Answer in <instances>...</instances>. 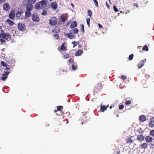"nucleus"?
<instances>
[{
	"mask_svg": "<svg viewBox=\"0 0 154 154\" xmlns=\"http://www.w3.org/2000/svg\"><path fill=\"white\" fill-rule=\"evenodd\" d=\"M74 28V29H72L70 30H69V33H66L64 32V35L70 39H73L75 36V35L74 34H77L79 31V29L77 28Z\"/></svg>",
	"mask_w": 154,
	"mask_h": 154,
	"instance_id": "f257e3e1",
	"label": "nucleus"
},
{
	"mask_svg": "<svg viewBox=\"0 0 154 154\" xmlns=\"http://www.w3.org/2000/svg\"><path fill=\"white\" fill-rule=\"evenodd\" d=\"M32 19L33 21L36 23L38 22L40 20L39 16L35 12H34L32 14Z\"/></svg>",
	"mask_w": 154,
	"mask_h": 154,
	"instance_id": "f03ea898",
	"label": "nucleus"
},
{
	"mask_svg": "<svg viewBox=\"0 0 154 154\" xmlns=\"http://www.w3.org/2000/svg\"><path fill=\"white\" fill-rule=\"evenodd\" d=\"M57 22V19L55 17H53L49 20V24L52 26L55 25Z\"/></svg>",
	"mask_w": 154,
	"mask_h": 154,
	"instance_id": "7ed1b4c3",
	"label": "nucleus"
},
{
	"mask_svg": "<svg viewBox=\"0 0 154 154\" xmlns=\"http://www.w3.org/2000/svg\"><path fill=\"white\" fill-rule=\"evenodd\" d=\"M17 27L18 30L20 31H24L26 29L25 25L23 23H18Z\"/></svg>",
	"mask_w": 154,
	"mask_h": 154,
	"instance_id": "20e7f679",
	"label": "nucleus"
},
{
	"mask_svg": "<svg viewBox=\"0 0 154 154\" xmlns=\"http://www.w3.org/2000/svg\"><path fill=\"white\" fill-rule=\"evenodd\" d=\"M32 4L27 2L26 5V10L31 11L33 9Z\"/></svg>",
	"mask_w": 154,
	"mask_h": 154,
	"instance_id": "39448f33",
	"label": "nucleus"
},
{
	"mask_svg": "<svg viewBox=\"0 0 154 154\" xmlns=\"http://www.w3.org/2000/svg\"><path fill=\"white\" fill-rule=\"evenodd\" d=\"M18 10L17 12L15 15L16 17L18 19H20V17L22 15V14L23 13L22 10L21 9H18Z\"/></svg>",
	"mask_w": 154,
	"mask_h": 154,
	"instance_id": "423d86ee",
	"label": "nucleus"
},
{
	"mask_svg": "<svg viewBox=\"0 0 154 154\" xmlns=\"http://www.w3.org/2000/svg\"><path fill=\"white\" fill-rule=\"evenodd\" d=\"M3 9L6 11H8L10 9V6L8 3H5L3 5Z\"/></svg>",
	"mask_w": 154,
	"mask_h": 154,
	"instance_id": "0eeeda50",
	"label": "nucleus"
},
{
	"mask_svg": "<svg viewBox=\"0 0 154 154\" xmlns=\"http://www.w3.org/2000/svg\"><path fill=\"white\" fill-rule=\"evenodd\" d=\"M11 37V35L8 33H5L1 36V38L6 40H7L8 38H10Z\"/></svg>",
	"mask_w": 154,
	"mask_h": 154,
	"instance_id": "6e6552de",
	"label": "nucleus"
},
{
	"mask_svg": "<svg viewBox=\"0 0 154 154\" xmlns=\"http://www.w3.org/2000/svg\"><path fill=\"white\" fill-rule=\"evenodd\" d=\"M9 18L11 20H14L15 16V12L14 11H11L9 14Z\"/></svg>",
	"mask_w": 154,
	"mask_h": 154,
	"instance_id": "1a4fd4ad",
	"label": "nucleus"
},
{
	"mask_svg": "<svg viewBox=\"0 0 154 154\" xmlns=\"http://www.w3.org/2000/svg\"><path fill=\"white\" fill-rule=\"evenodd\" d=\"M83 53V51L82 50H78L75 53V56H81Z\"/></svg>",
	"mask_w": 154,
	"mask_h": 154,
	"instance_id": "9d476101",
	"label": "nucleus"
},
{
	"mask_svg": "<svg viewBox=\"0 0 154 154\" xmlns=\"http://www.w3.org/2000/svg\"><path fill=\"white\" fill-rule=\"evenodd\" d=\"M139 120L141 122H144L146 120V116L144 115H141L139 117Z\"/></svg>",
	"mask_w": 154,
	"mask_h": 154,
	"instance_id": "9b49d317",
	"label": "nucleus"
},
{
	"mask_svg": "<svg viewBox=\"0 0 154 154\" xmlns=\"http://www.w3.org/2000/svg\"><path fill=\"white\" fill-rule=\"evenodd\" d=\"M48 0H42L39 2L41 5L42 6L43 8H44L47 5Z\"/></svg>",
	"mask_w": 154,
	"mask_h": 154,
	"instance_id": "f8f14e48",
	"label": "nucleus"
},
{
	"mask_svg": "<svg viewBox=\"0 0 154 154\" xmlns=\"http://www.w3.org/2000/svg\"><path fill=\"white\" fill-rule=\"evenodd\" d=\"M77 26V23L76 21H73L71 23L70 27V28L73 29L75 28Z\"/></svg>",
	"mask_w": 154,
	"mask_h": 154,
	"instance_id": "ddd939ff",
	"label": "nucleus"
},
{
	"mask_svg": "<svg viewBox=\"0 0 154 154\" xmlns=\"http://www.w3.org/2000/svg\"><path fill=\"white\" fill-rule=\"evenodd\" d=\"M145 139L146 142L147 143H150L153 140L152 137L149 136H146L145 138Z\"/></svg>",
	"mask_w": 154,
	"mask_h": 154,
	"instance_id": "4468645a",
	"label": "nucleus"
},
{
	"mask_svg": "<svg viewBox=\"0 0 154 154\" xmlns=\"http://www.w3.org/2000/svg\"><path fill=\"white\" fill-rule=\"evenodd\" d=\"M51 7L53 9H56L57 8V4L56 2H53L51 3Z\"/></svg>",
	"mask_w": 154,
	"mask_h": 154,
	"instance_id": "2eb2a0df",
	"label": "nucleus"
},
{
	"mask_svg": "<svg viewBox=\"0 0 154 154\" xmlns=\"http://www.w3.org/2000/svg\"><path fill=\"white\" fill-rule=\"evenodd\" d=\"M40 5H41L39 2L38 3H36L35 4V8L37 10H38L40 9H42V7H41Z\"/></svg>",
	"mask_w": 154,
	"mask_h": 154,
	"instance_id": "dca6fc26",
	"label": "nucleus"
},
{
	"mask_svg": "<svg viewBox=\"0 0 154 154\" xmlns=\"http://www.w3.org/2000/svg\"><path fill=\"white\" fill-rule=\"evenodd\" d=\"M144 60H141V61L140 62L138 65V67L139 69L141 68L144 65Z\"/></svg>",
	"mask_w": 154,
	"mask_h": 154,
	"instance_id": "f3484780",
	"label": "nucleus"
},
{
	"mask_svg": "<svg viewBox=\"0 0 154 154\" xmlns=\"http://www.w3.org/2000/svg\"><path fill=\"white\" fill-rule=\"evenodd\" d=\"M25 16L27 18H28L30 17L32 15V14L31 13V11H29L26 10L25 12Z\"/></svg>",
	"mask_w": 154,
	"mask_h": 154,
	"instance_id": "a211bd4d",
	"label": "nucleus"
},
{
	"mask_svg": "<svg viewBox=\"0 0 154 154\" xmlns=\"http://www.w3.org/2000/svg\"><path fill=\"white\" fill-rule=\"evenodd\" d=\"M137 139L139 141H143L145 139L144 136L142 135H139L137 136Z\"/></svg>",
	"mask_w": 154,
	"mask_h": 154,
	"instance_id": "6ab92c4d",
	"label": "nucleus"
},
{
	"mask_svg": "<svg viewBox=\"0 0 154 154\" xmlns=\"http://www.w3.org/2000/svg\"><path fill=\"white\" fill-rule=\"evenodd\" d=\"M6 22L10 26H13L14 24V22L9 19H7L6 20Z\"/></svg>",
	"mask_w": 154,
	"mask_h": 154,
	"instance_id": "aec40b11",
	"label": "nucleus"
},
{
	"mask_svg": "<svg viewBox=\"0 0 154 154\" xmlns=\"http://www.w3.org/2000/svg\"><path fill=\"white\" fill-rule=\"evenodd\" d=\"M60 29L57 27H56L54 29H53L52 30V32L54 33H58L59 32H60Z\"/></svg>",
	"mask_w": 154,
	"mask_h": 154,
	"instance_id": "412c9836",
	"label": "nucleus"
},
{
	"mask_svg": "<svg viewBox=\"0 0 154 154\" xmlns=\"http://www.w3.org/2000/svg\"><path fill=\"white\" fill-rule=\"evenodd\" d=\"M107 107L106 106H100V110L101 112H104L105 110L107 109Z\"/></svg>",
	"mask_w": 154,
	"mask_h": 154,
	"instance_id": "4be33fe9",
	"label": "nucleus"
},
{
	"mask_svg": "<svg viewBox=\"0 0 154 154\" xmlns=\"http://www.w3.org/2000/svg\"><path fill=\"white\" fill-rule=\"evenodd\" d=\"M141 146L142 149H146L148 147V144L146 143H144L141 144Z\"/></svg>",
	"mask_w": 154,
	"mask_h": 154,
	"instance_id": "5701e85b",
	"label": "nucleus"
},
{
	"mask_svg": "<svg viewBox=\"0 0 154 154\" xmlns=\"http://www.w3.org/2000/svg\"><path fill=\"white\" fill-rule=\"evenodd\" d=\"M8 78V76H6L5 74H3L2 75V77L1 78V79L2 81H5Z\"/></svg>",
	"mask_w": 154,
	"mask_h": 154,
	"instance_id": "b1692460",
	"label": "nucleus"
},
{
	"mask_svg": "<svg viewBox=\"0 0 154 154\" xmlns=\"http://www.w3.org/2000/svg\"><path fill=\"white\" fill-rule=\"evenodd\" d=\"M64 44L65 43H62L60 47V49L62 51H64L66 49V48Z\"/></svg>",
	"mask_w": 154,
	"mask_h": 154,
	"instance_id": "393cba45",
	"label": "nucleus"
},
{
	"mask_svg": "<svg viewBox=\"0 0 154 154\" xmlns=\"http://www.w3.org/2000/svg\"><path fill=\"white\" fill-rule=\"evenodd\" d=\"M142 49L144 51H148L149 48H148V46L146 45H145L143 48Z\"/></svg>",
	"mask_w": 154,
	"mask_h": 154,
	"instance_id": "a878e982",
	"label": "nucleus"
},
{
	"mask_svg": "<svg viewBox=\"0 0 154 154\" xmlns=\"http://www.w3.org/2000/svg\"><path fill=\"white\" fill-rule=\"evenodd\" d=\"M86 22L88 27L90 26V19L89 18H87L86 19Z\"/></svg>",
	"mask_w": 154,
	"mask_h": 154,
	"instance_id": "bb28decb",
	"label": "nucleus"
},
{
	"mask_svg": "<svg viewBox=\"0 0 154 154\" xmlns=\"http://www.w3.org/2000/svg\"><path fill=\"white\" fill-rule=\"evenodd\" d=\"M57 111H60L63 108V106H57Z\"/></svg>",
	"mask_w": 154,
	"mask_h": 154,
	"instance_id": "cd10ccee",
	"label": "nucleus"
},
{
	"mask_svg": "<svg viewBox=\"0 0 154 154\" xmlns=\"http://www.w3.org/2000/svg\"><path fill=\"white\" fill-rule=\"evenodd\" d=\"M42 14L43 16H45L47 14V12L45 9H44L43 10Z\"/></svg>",
	"mask_w": 154,
	"mask_h": 154,
	"instance_id": "c85d7f7f",
	"label": "nucleus"
},
{
	"mask_svg": "<svg viewBox=\"0 0 154 154\" xmlns=\"http://www.w3.org/2000/svg\"><path fill=\"white\" fill-rule=\"evenodd\" d=\"M88 15L91 17V16H92V13L91 11L89 9L88 11Z\"/></svg>",
	"mask_w": 154,
	"mask_h": 154,
	"instance_id": "c756f323",
	"label": "nucleus"
},
{
	"mask_svg": "<svg viewBox=\"0 0 154 154\" xmlns=\"http://www.w3.org/2000/svg\"><path fill=\"white\" fill-rule=\"evenodd\" d=\"M27 2L30 3L32 4H34L36 1V0H27Z\"/></svg>",
	"mask_w": 154,
	"mask_h": 154,
	"instance_id": "7c9ffc66",
	"label": "nucleus"
},
{
	"mask_svg": "<svg viewBox=\"0 0 154 154\" xmlns=\"http://www.w3.org/2000/svg\"><path fill=\"white\" fill-rule=\"evenodd\" d=\"M133 142V141L131 139V138L129 137L127 139V142L128 143H132Z\"/></svg>",
	"mask_w": 154,
	"mask_h": 154,
	"instance_id": "2f4dec72",
	"label": "nucleus"
},
{
	"mask_svg": "<svg viewBox=\"0 0 154 154\" xmlns=\"http://www.w3.org/2000/svg\"><path fill=\"white\" fill-rule=\"evenodd\" d=\"M134 54H131L129 56L128 59L129 60H132L134 57Z\"/></svg>",
	"mask_w": 154,
	"mask_h": 154,
	"instance_id": "473e14b6",
	"label": "nucleus"
},
{
	"mask_svg": "<svg viewBox=\"0 0 154 154\" xmlns=\"http://www.w3.org/2000/svg\"><path fill=\"white\" fill-rule=\"evenodd\" d=\"M72 69L73 70H75L77 69V65L76 66H75L73 64L72 65Z\"/></svg>",
	"mask_w": 154,
	"mask_h": 154,
	"instance_id": "72a5a7b5",
	"label": "nucleus"
},
{
	"mask_svg": "<svg viewBox=\"0 0 154 154\" xmlns=\"http://www.w3.org/2000/svg\"><path fill=\"white\" fill-rule=\"evenodd\" d=\"M2 65L4 67L7 66V65L6 63L4 61H2L1 62Z\"/></svg>",
	"mask_w": 154,
	"mask_h": 154,
	"instance_id": "f704fd0d",
	"label": "nucleus"
},
{
	"mask_svg": "<svg viewBox=\"0 0 154 154\" xmlns=\"http://www.w3.org/2000/svg\"><path fill=\"white\" fill-rule=\"evenodd\" d=\"M69 54L67 53H66L63 55V57L64 59H66L69 57Z\"/></svg>",
	"mask_w": 154,
	"mask_h": 154,
	"instance_id": "c9c22d12",
	"label": "nucleus"
},
{
	"mask_svg": "<svg viewBox=\"0 0 154 154\" xmlns=\"http://www.w3.org/2000/svg\"><path fill=\"white\" fill-rule=\"evenodd\" d=\"M61 19V21L63 22L64 23L66 21L65 18L64 16H62L60 17Z\"/></svg>",
	"mask_w": 154,
	"mask_h": 154,
	"instance_id": "e433bc0d",
	"label": "nucleus"
},
{
	"mask_svg": "<svg viewBox=\"0 0 154 154\" xmlns=\"http://www.w3.org/2000/svg\"><path fill=\"white\" fill-rule=\"evenodd\" d=\"M80 26L81 27V31L82 32L84 33L85 32V30L84 25L83 24H81Z\"/></svg>",
	"mask_w": 154,
	"mask_h": 154,
	"instance_id": "4c0bfd02",
	"label": "nucleus"
},
{
	"mask_svg": "<svg viewBox=\"0 0 154 154\" xmlns=\"http://www.w3.org/2000/svg\"><path fill=\"white\" fill-rule=\"evenodd\" d=\"M0 31L1 32H0V38H1L2 35L5 33V32L2 29H1V30H0Z\"/></svg>",
	"mask_w": 154,
	"mask_h": 154,
	"instance_id": "58836bf2",
	"label": "nucleus"
},
{
	"mask_svg": "<svg viewBox=\"0 0 154 154\" xmlns=\"http://www.w3.org/2000/svg\"><path fill=\"white\" fill-rule=\"evenodd\" d=\"M53 36L55 37L57 39H58L59 38V36L58 34H54L53 35Z\"/></svg>",
	"mask_w": 154,
	"mask_h": 154,
	"instance_id": "ea45409f",
	"label": "nucleus"
},
{
	"mask_svg": "<svg viewBox=\"0 0 154 154\" xmlns=\"http://www.w3.org/2000/svg\"><path fill=\"white\" fill-rule=\"evenodd\" d=\"M131 101L130 100H126L125 102V104L127 105H128L131 103Z\"/></svg>",
	"mask_w": 154,
	"mask_h": 154,
	"instance_id": "a19ab883",
	"label": "nucleus"
},
{
	"mask_svg": "<svg viewBox=\"0 0 154 154\" xmlns=\"http://www.w3.org/2000/svg\"><path fill=\"white\" fill-rule=\"evenodd\" d=\"M150 134L151 136H154V130H152L150 131Z\"/></svg>",
	"mask_w": 154,
	"mask_h": 154,
	"instance_id": "79ce46f5",
	"label": "nucleus"
},
{
	"mask_svg": "<svg viewBox=\"0 0 154 154\" xmlns=\"http://www.w3.org/2000/svg\"><path fill=\"white\" fill-rule=\"evenodd\" d=\"M77 42L75 41L73 42H72V44H73V48H75L77 45Z\"/></svg>",
	"mask_w": 154,
	"mask_h": 154,
	"instance_id": "37998d69",
	"label": "nucleus"
},
{
	"mask_svg": "<svg viewBox=\"0 0 154 154\" xmlns=\"http://www.w3.org/2000/svg\"><path fill=\"white\" fill-rule=\"evenodd\" d=\"M113 9H114V11L116 12H118V10L117 8L116 7V6H115V5L113 6Z\"/></svg>",
	"mask_w": 154,
	"mask_h": 154,
	"instance_id": "c03bdc74",
	"label": "nucleus"
},
{
	"mask_svg": "<svg viewBox=\"0 0 154 154\" xmlns=\"http://www.w3.org/2000/svg\"><path fill=\"white\" fill-rule=\"evenodd\" d=\"M94 4H95V6H96V7H98V2L97 1V0H93Z\"/></svg>",
	"mask_w": 154,
	"mask_h": 154,
	"instance_id": "a18cd8bd",
	"label": "nucleus"
},
{
	"mask_svg": "<svg viewBox=\"0 0 154 154\" xmlns=\"http://www.w3.org/2000/svg\"><path fill=\"white\" fill-rule=\"evenodd\" d=\"M149 126L151 128H152L154 127V124L150 122L149 124Z\"/></svg>",
	"mask_w": 154,
	"mask_h": 154,
	"instance_id": "49530a36",
	"label": "nucleus"
},
{
	"mask_svg": "<svg viewBox=\"0 0 154 154\" xmlns=\"http://www.w3.org/2000/svg\"><path fill=\"white\" fill-rule=\"evenodd\" d=\"M121 77L123 80H125L127 79V77L123 75L121 76Z\"/></svg>",
	"mask_w": 154,
	"mask_h": 154,
	"instance_id": "de8ad7c7",
	"label": "nucleus"
},
{
	"mask_svg": "<svg viewBox=\"0 0 154 154\" xmlns=\"http://www.w3.org/2000/svg\"><path fill=\"white\" fill-rule=\"evenodd\" d=\"M124 108V105L123 104L120 105L119 106V109L120 110Z\"/></svg>",
	"mask_w": 154,
	"mask_h": 154,
	"instance_id": "09e8293b",
	"label": "nucleus"
},
{
	"mask_svg": "<svg viewBox=\"0 0 154 154\" xmlns=\"http://www.w3.org/2000/svg\"><path fill=\"white\" fill-rule=\"evenodd\" d=\"M150 122L151 123L154 122V117H152L150 118Z\"/></svg>",
	"mask_w": 154,
	"mask_h": 154,
	"instance_id": "8fccbe9b",
	"label": "nucleus"
},
{
	"mask_svg": "<svg viewBox=\"0 0 154 154\" xmlns=\"http://www.w3.org/2000/svg\"><path fill=\"white\" fill-rule=\"evenodd\" d=\"M140 134H142L143 132V131L142 130V128H140V130H138Z\"/></svg>",
	"mask_w": 154,
	"mask_h": 154,
	"instance_id": "3c124183",
	"label": "nucleus"
},
{
	"mask_svg": "<svg viewBox=\"0 0 154 154\" xmlns=\"http://www.w3.org/2000/svg\"><path fill=\"white\" fill-rule=\"evenodd\" d=\"M98 26L101 29L103 28V26L100 24L99 23H98Z\"/></svg>",
	"mask_w": 154,
	"mask_h": 154,
	"instance_id": "603ef678",
	"label": "nucleus"
},
{
	"mask_svg": "<svg viewBox=\"0 0 154 154\" xmlns=\"http://www.w3.org/2000/svg\"><path fill=\"white\" fill-rule=\"evenodd\" d=\"M151 145L152 146V148H154V142H153L151 143Z\"/></svg>",
	"mask_w": 154,
	"mask_h": 154,
	"instance_id": "864d4df0",
	"label": "nucleus"
},
{
	"mask_svg": "<svg viewBox=\"0 0 154 154\" xmlns=\"http://www.w3.org/2000/svg\"><path fill=\"white\" fill-rule=\"evenodd\" d=\"M6 76H7L9 74V72L8 71H6L4 73Z\"/></svg>",
	"mask_w": 154,
	"mask_h": 154,
	"instance_id": "5fc2aeb1",
	"label": "nucleus"
},
{
	"mask_svg": "<svg viewBox=\"0 0 154 154\" xmlns=\"http://www.w3.org/2000/svg\"><path fill=\"white\" fill-rule=\"evenodd\" d=\"M1 38V39H0V41L2 43L5 42V40L3 39L2 38Z\"/></svg>",
	"mask_w": 154,
	"mask_h": 154,
	"instance_id": "6e6d98bb",
	"label": "nucleus"
},
{
	"mask_svg": "<svg viewBox=\"0 0 154 154\" xmlns=\"http://www.w3.org/2000/svg\"><path fill=\"white\" fill-rule=\"evenodd\" d=\"M73 61V60L71 58H70L69 59V63H72Z\"/></svg>",
	"mask_w": 154,
	"mask_h": 154,
	"instance_id": "4d7b16f0",
	"label": "nucleus"
},
{
	"mask_svg": "<svg viewBox=\"0 0 154 154\" xmlns=\"http://www.w3.org/2000/svg\"><path fill=\"white\" fill-rule=\"evenodd\" d=\"M106 5L107 7V8H110L109 5L107 2H106Z\"/></svg>",
	"mask_w": 154,
	"mask_h": 154,
	"instance_id": "13d9d810",
	"label": "nucleus"
},
{
	"mask_svg": "<svg viewBox=\"0 0 154 154\" xmlns=\"http://www.w3.org/2000/svg\"><path fill=\"white\" fill-rule=\"evenodd\" d=\"M6 0H0V4H2Z\"/></svg>",
	"mask_w": 154,
	"mask_h": 154,
	"instance_id": "bf43d9fd",
	"label": "nucleus"
},
{
	"mask_svg": "<svg viewBox=\"0 0 154 154\" xmlns=\"http://www.w3.org/2000/svg\"><path fill=\"white\" fill-rule=\"evenodd\" d=\"M70 5H71L72 6V8L73 9H74V4L73 3H71Z\"/></svg>",
	"mask_w": 154,
	"mask_h": 154,
	"instance_id": "052dcab7",
	"label": "nucleus"
},
{
	"mask_svg": "<svg viewBox=\"0 0 154 154\" xmlns=\"http://www.w3.org/2000/svg\"><path fill=\"white\" fill-rule=\"evenodd\" d=\"M134 6H136L137 8L138 7V5L137 3H135Z\"/></svg>",
	"mask_w": 154,
	"mask_h": 154,
	"instance_id": "680f3d73",
	"label": "nucleus"
},
{
	"mask_svg": "<svg viewBox=\"0 0 154 154\" xmlns=\"http://www.w3.org/2000/svg\"><path fill=\"white\" fill-rule=\"evenodd\" d=\"M10 69V68L8 67H7L5 68V69L7 70H9Z\"/></svg>",
	"mask_w": 154,
	"mask_h": 154,
	"instance_id": "e2e57ef3",
	"label": "nucleus"
},
{
	"mask_svg": "<svg viewBox=\"0 0 154 154\" xmlns=\"http://www.w3.org/2000/svg\"><path fill=\"white\" fill-rule=\"evenodd\" d=\"M146 81V80H143L141 82L142 83H143L144 82H145Z\"/></svg>",
	"mask_w": 154,
	"mask_h": 154,
	"instance_id": "0e129e2a",
	"label": "nucleus"
},
{
	"mask_svg": "<svg viewBox=\"0 0 154 154\" xmlns=\"http://www.w3.org/2000/svg\"><path fill=\"white\" fill-rule=\"evenodd\" d=\"M81 47H82L81 45H79L78 47H79V48H81Z\"/></svg>",
	"mask_w": 154,
	"mask_h": 154,
	"instance_id": "69168bd1",
	"label": "nucleus"
},
{
	"mask_svg": "<svg viewBox=\"0 0 154 154\" xmlns=\"http://www.w3.org/2000/svg\"><path fill=\"white\" fill-rule=\"evenodd\" d=\"M68 102L69 103L70 102V99H69L68 100Z\"/></svg>",
	"mask_w": 154,
	"mask_h": 154,
	"instance_id": "338daca9",
	"label": "nucleus"
},
{
	"mask_svg": "<svg viewBox=\"0 0 154 154\" xmlns=\"http://www.w3.org/2000/svg\"><path fill=\"white\" fill-rule=\"evenodd\" d=\"M57 110H54V112H57Z\"/></svg>",
	"mask_w": 154,
	"mask_h": 154,
	"instance_id": "774afa93",
	"label": "nucleus"
}]
</instances>
